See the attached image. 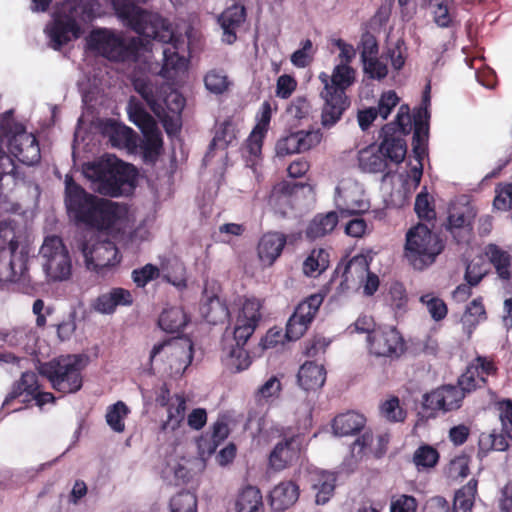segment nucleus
<instances>
[{"label": "nucleus", "instance_id": "nucleus-1", "mask_svg": "<svg viewBox=\"0 0 512 512\" xmlns=\"http://www.w3.org/2000/svg\"><path fill=\"white\" fill-rule=\"evenodd\" d=\"M147 0H112L116 16L125 26L135 33L164 45L161 74L171 78L173 74L186 69L187 60L179 54L185 42L181 35H176L171 23L157 13H150L140 7Z\"/></svg>", "mask_w": 512, "mask_h": 512}, {"label": "nucleus", "instance_id": "nucleus-2", "mask_svg": "<svg viewBox=\"0 0 512 512\" xmlns=\"http://www.w3.org/2000/svg\"><path fill=\"white\" fill-rule=\"evenodd\" d=\"M64 184L66 212L76 225L110 233L125 218L124 205L87 192L72 175L65 176Z\"/></svg>", "mask_w": 512, "mask_h": 512}, {"label": "nucleus", "instance_id": "nucleus-3", "mask_svg": "<svg viewBox=\"0 0 512 512\" xmlns=\"http://www.w3.org/2000/svg\"><path fill=\"white\" fill-rule=\"evenodd\" d=\"M261 308L260 300L247 298L237 315L233 331L235 344L224 348L226 366L234 372L243 371L251 365L252 359L245 345L259 325L262 318Z\"/></svg>", "mask_w": 512, "mask_h": 512}, {"label": "nucleus", "instance_id": "nucleus-4", "mask_svg": "<svg viewBox=\"0 0 512 512\" xmlns=\"http://www.w3.org/2000/svg\"><path fill=\"white\" fill-rule=\"evenodd\" d=\"M0 140L20 163L35 166L40 162L41 150L36 136L27 132L24 124L15 121L12 110L0 117Z\"/></svg>", "mask_w": 512, "mask_h": 512}, {"label": "nucleus", "instance_id": "nucleus-5", "mask_svg": "<svg viewBox=\"0 0 512 512\" xmlns=\"http://www.w3.org/2000/svg\"><path fill=\"white\" fill-rule=\"evenodd\" d=\"M444 249L443 238L425 224L419 223L406 233L404 256L416 270L421 271L432 265Z\"/></svg>", "mask_w": 512, "mask_h": 512}, {"label": "nucleus", "instance_id": "nucleus-6", "mask_svg": "<svg viewBox=\"0 0 512 512\" xmlns=\"http://www.w3.org/2000/svg\"><path fill=\"white\" fill-rule=\"evenodd\" d=\"M85 174L97 183V190L100 194L118 197L126 191V188L134 186L136 171L133 165L122 161L114 164L92 162L85 166Z\"/></svg>", "mask_w": 512, "mask_h": 512}, {"label": "nucleus", "instance_id": "nucleus-7", "mask_svg": "<svg viewBox=\"0 0 512 512\" xmlns=\"http://www.w3.org/2000/svg\"><path fill=\"white\" fill-rule=\"evenodd\" d=\"M82 358L67 355L54 358L41 365L39 373L46 377L53 389L63 394L75 393L83 385Z\"/></svg>", "mask_w": 512, "mask_h": 512}, {"label": "nucleus", "instance_id": "nucleus-8", "mask_svg": "<svg viewBox=\"0 0 512 512\" xmlns=\"http://www.w3.org/2000/svg\"><path fill=\"white\" fill-rule=\"evenodd\" d=\"M425 108L428 110L427 107ZM418 111L419 108L412 118L409 106L407 104L401 105L395 120L385 124L380 131L381 149L394 161L395 165L402 163L405 159L407 144L404 136L410 134L412 124L415 127V115Z\"/></svg>", "mask_w": 512, "mask_h": 512}, {"label": "nucleus", "instance_id": "nucleus-9", "mask_svg": "<svg viewBox=\"0 0 512 512\" xmlns=\"http://www.w3.org/2000/svg\"><path fill=\"white\" fill-rule=\"evenodd\" d=\"M78 5L74 1L66 0L58 7L52 21L45 27V33L49 38V46L55 50H61L72 40L82 35V28L77 22Z\"/></svg>", "mask_w": 512, "mask_h": 512}, {"label": "nucleus", "instance_id": "nucleus-10", "mask_svg": "<svg viewBox=\"0 0 512 512\" xmlns=\"http://www.w3.org/2000/svg\"><path fill=\"white\" fill-rule=\"evenodd\" d=\"M15 230L6 221L0 222V281L15 282L26 270L27 255L18 251Z\"/></svg>", "mask_w": 512, "mask_h": 512}, {"label": "nucleus", "instance_id": "nucleus-11", "mask_svg": "<svg viewBox=\"0 0 512 512\" xmlns=\"http://www.w3.org/2000/svg\"><path fill=\"white\" fill-rule=\"evenodd\" d=\"M133 87L157 116H160L165 108L176 114H180L184 108L185 99L180 93L171 91L165 96L168 88L165 85H158L147 78H137L133 81Z\"/></svg>", "mask_w": 512, "mask_h": 512}, {"label": "nucleus", "instance_id": "nucleus-12", "mask_svg": "<svg viewBox=\"0 0 512 512\" xmlns=\"http://www.w3.org/2000/svg\"><path fill=\"white\" fill-rule=\"evenodd\" d=\"M40 255L44 259V271L51 280L63 281L71 276L72 263L69 251L59 236L46 237Z\"/></svg>", "mask_w": 512, "mask_h": 512}, {"label": "nucleus", "instance_id": "nucleus-13", "mask_svg": "<svg viewBox=\"0 0 512 512\" xmlns=\"http://www.w3.org/2000/svg\"><path fill=\"white\" fill-rule=\"evenodd\" d=\"M17 399L26 406L35 400L39 407L48 403H54L56 400L51 392L40 391L38 375L32 371L22 373L20 379L13 383L11 391L3 401L2 407L9 409Z\"/></svg>", "mask_w": 512, "mask_h": 512}, {"label": "nucleus", "instance_id": "nucleus-14", "mask_svg": "<svg viewBox=\"0 0 512 512\" xmlns=\"http://www.w3.org/2000/svg\"><path fill=\"white\" fill-rule=\"evenodd\" d=\"M304 444V434L284 431L268 456V467L275 472L289 468L300 458Z\"/></svg>", "mask_w": 512, "mask_h": 512}, {"label": "nucleus", "instance_id": "nucleus-15", "mask_svg": "<svg viewBox=\"0 0 512 512\" xmlns=\"http://www.w3.org/2000/svg\"><path fill=\"white\" fill-rule=\"evenodd\" d=\"M368 351L375 357L399 359L406 351L402 334L395 327L377 328L367 336Z\"/></svg>", "mask_w": 512, "mask_h": 512}, {"label": "nucleus", "instance_id": "nucleus-16", "mask_svg": "<svg viewBox=\"0 0 512 512\" xmlns=\"http://www.w3.org/2000/svg\"><path fill=\"white\" fill-rule=\"evenodd\" d=\"M162 355V361L167 362L175 371H185L193 360V345L182 338H170L155 344L150 352V361Z\"/></svg>", "mask_w": 512, "mask_h": 512}, {"label": "nucleus", "instance_id": "nucleus-17", "mask_svg": "<svg viewBox=\"0 0 512 512\" xmlns=\"http://www.w3.org/2000/svg\"><path fill=\"white\" fill-rule=\"evenodd\" d=\"M91 45L101 54L116 62H124L136 55V47L107 30H94L90 35Z\"/></svg>", "mask_w": 512, "mask_h": 512}, {"label": "nucleus", "instance_id": "nucleus-18", "mask_svg": "<svg viewBox=\"0 0 512 512\" xmlns=\"http://www.w3.org/2000/svg\"><path fill=\"white\" fill-rule=\"evenodd\" d=\"M429 119L430 112L426 108H421L415 115V130L412 137V152L419 166L410 169V177L412 178L414 187H418L423 175V159L428 154V138H429Z\"/></svg>", "mask_w": 512, "mask_h": 512}, {"label": "nucleus", "instance_id": "nucleus-19", "mask_svg": "<svg viewBox=\"0 0 512 512\" xmlns=\"http://www.w3.org/2000/svg\"><path fill=\"white\" fill-rule=\"evenodd\" d=\"M322 302V295L313 294L297 305L286 325V337L288 340H298L305 334Z\"/></svg>", "mask_w": 512, "mask_h": 512}, {"label": "nucleus", "instance_id": "nucleus-20", "mask_svg": "<svg viewBox=\"0 0 512 512\" xmlns=\"http://www.w3.org/2000/svg\"><path fill=\"white\" fill-rule=\"evenodd\" d=\"M322 139L323 133L320 128L290 131L277 140L275 153L278 157L303 153L318 146Z\"/></svg>", "mask_w": 512, "mask_h": 512}, {"label": "nucleus", "instance_id": "nucleus-21", "mask_svg": "<svg viewBox=\"0 0 512 512\" xmlns=\"http://www.w3.org/2000/svg\"><path fill=\"white\" fill-rule=\"evenodd\" d=\"M465 398L464 392L457 385H442L423 395V407L433 412H450L458 410Z\"/></svg>", "mask_w": 512, "mask_h": 512}, {"label": "nucleus", "instance_id": "nucleus-22", "mask_svg": "<svg viewBox=\"0 0 512 512\" xmlns=\"http://www.w3.org/2000/svg\"><path fill=\"white\" fill-rule=\"evenodd\" d=\"M304 185L282 180L274 184L266 196L267 205L276 213L285 217L294 209L298 192Z\"/></svg>", "mask_w": 512, "mask_h": 512}, {"label": "nucleus", "instance_id": "nucleus-23", "mask_svg": "<svg viewBox=\"0 0 512 512\" xmlns=\"http://www.w3.org/2000/svg\"><path fill=\"white\" fill-rule=\"evenodd\" d=\"M320 98L323 100L321 107L320 122L324 129L333 128L343 117L344 113L351 106V99L348 95H341L322 89Z\"/></svg>", "mask_w": 512, "mask_h": 512}, {"label": "nucleus", "instance_id": "nucleus-24", "mask_svg": "<svg viewBox=\"0 0 512 512\" xmlns=\"http://www.w3.org/2000/svg\"><path fill=\"white\" fill-rule=\"evenodd\" d=\"M83 254L88 268L92 267L96 271L115 266L121 260L118 248L109 240L99 241L91 248L84 245Z\"/></svg>", "mask_w": 512, "mask_h": 512}, {"label": "nucleus", "instance_id": "nucleus-25", "mask_svg": "<svg viewBox=\"0 0 512 512\" xmlns=\"http://www.w3.org/2000/svg\"><path fill=\"white\" fill-rule=\"evenodd\" d=\"M271 118V103L264 101L256 115V124L245 142V150L253 158H258L262 154L263 142L270 128Z\"/></svg>", "mask_w": 512, "mask_h": 512}, {"label": "nucleus", "instance_id": "nucleus-26", "mask_svg": "<svg viewBox=\"0 0 512 512\" xmlns=\"http://www.w3.org/2000/svg\"><path fill=\"white\" fill-rule=\"evenodd\" d=\"M287 244V236L278 231L264 233L257 244V257L262 268L274 265Z\"/></svg>", "mask_w": 512, "mask_h": 512}, {"label": "nucleus", "instance_id": "nucleus-27", "mask_svg": "<svg viewBox=\"0 0 512 512\" xmlns=\"http://www.w3.org/2000/svg\"><path fill=\"white\" fill-rule=\"evenodd\" d=\"M247 13L243 4L234 3L227 7L217 18L222 29V42L231 45L237 41V31L246 21Z\"/></svg>", "mask_w": 512, "mask_h": 512}, {"label": "nucleus", "instance_id": "nucleus-28", "mask_svg": "<svg viewBox=\"0 0 512 512\" xmlns=\"http://www.w3.org/2000/svg\"><path fill=\"white\" fill-rule=\"evenodd\" d=\"M388 443V434H379L375 438L372 432L366 431L353 442L351 452L359 460L368 456L379 459L387 452Z\"/></svg>", "mask_w": 512, "mask_h": 512}, {"label": "nucleus", "instance_id": "nucleus-29", "mask_svg": "<svg viewBox=\"0 0 512 512\" xmlns=\"http://www.w3.org/2000/svg\"><path fill=\"white\" fill-rule=\"evenodd\" d=\"M319 80L323 84L324 90L347 95L346 90L352 86L356 80V70L347 63L336 65L331 75L325 72L319 74Z\"/></svg>", "mask_w": 512, "mask_h": 512}, {"label": "nucleus", "instance_id": "nucleus-30", "mask_svg": "<svg viewBox=\"0 0 512 512\" xmlns=\"http://www.w3.org/2000/svg\"><path fill=\"white\" fill-rule=\"evenodd\" d=\"M369 256L357 254L347 262L341 261L335 273L341 276V286H348L350 282H363L365 275L369 271Z\"/></svg>", "mask_w": 512, "mask_h": 512}, {"label": "nucleus", "instance_id": "nucleus-31", "mask_svg": "<svg viewBox=\"0 0 512 512\" xmlns=\"http://www.w3.org/2000/svg\"><path fill=\"white\" fill-rule=\"evenodd\" d=\"M488 262L492 265L498 278L503 282L512 279V255L508 250L495 243H488L483 251Z\"/></svg>", "mask_w": 512, "mask_h": 512}, {"label": "nucleus", "instance_id": "nucleus-32", "mask_svg": "<svg viewBox=\"0 0 512 512\" xmlns=\"http://www.w3.org/2000/svg\"><path fill=\"white\" fill-rule=\"evenodd\" d=\"M477 487L478 481L472 478L466 485L458 489L455 492L452 508H449L448 502L443 497H437L436 502L439 506L445 508V512H472L477 495Z\"/></svg>", "mask_w": 512, "mask_h": 512}, {"label": "nucleus", "instance_id": "nucleus-33", "mask_svg": "<svg viewBox=\"0 0 512 512\" xmlns=\"http://www.w3.org/2000/svg\"><path fill=\"white\" fill-rule=\"evenodd\" d=\"M326 381V369L323 364L314 361L303 363L297 374L298 385L305 391H316Z\"/></svg>", "mask_w": 512, "mask_h": 512}, {"label": "nucleus", "instance_id": "nucleus-34", "mask_svg": "<svg viewBox=\"0 0 512 512\" xmlns=\"http://www.w3.org/2000/svg\"><path fill=\"white\" fill-rule=\"evenodd\" d=\"M105 132L109 136V141L113 147L126 148L134 151L138 147L139 137L130 127L109 120L105 127Z\"/></svg>", "mask_w": 512, "mask_h": 512}, {"label": "nucleus", "instance_id": "nucleus-35", "mask_svg": "<svg viewBox=\"0 0 512 512\" xmlns=\"http://www.w3.org/2000/svg\"><path fill=\"white\" fill-rule=\"evenodd\" d=\"M299 497V487L293 481H282L269 494V501L275 511H284L291 507Z\"/></svg>", "mask_w": 512, "mask_h": 512}, {"label": "nucleus", "instance_id": "nucleus-36", "mask_svg": "<svg viewBox=\"0 0 512 512\" xmlns=\"http://www.w3.org/2000/svg\"><path fill=\"white\" fill-rule=\"evenodd\" d=\"M366 424L363 414L355 411H348L337 415L332 422L333 432L338 436H349L358 434Z\"/></svg>", "mask_w": 512, "mask_h": 512}, {"label": "nucleus", "instance_id": "nucleus-37", "mask_svg": "<svg viewBox=\"0 0 512 512\" xmlns=\"http://www.w3.org/2000/svg\"><path fill=\"white\" fill-rule=\"evenodd\" d=\"M389 162L395 164L386 152L381 149V144L376 152L362 151L359 157V165L364 172L383 173L385 176L391 173Z\"/></svg>", "mask_w": 512, "mask_h": 512}, {"label": "nucleus", "instance_id": "nucleus-38", "mask_svg": "<svg viewBox=\"0 0 512 512\" xmlns=\"http://www.w3.org/2000/svg\"><path fill=\"white\" fill-rule=\"evenodd\" d=\"M337 475L334 472L320 471L312 478L311 488L315 492V503L326 504L334 495Z\"/></svg>", "mask_w": 512, "mask_h": 512}, {"label": "nucleus", "instance_id": "nucleus-39", "mask_svg": "<svg viewBox=\"0 0 512 512\" xmlns=\"http://www.w3.org/2000/svg\"><path fill=\"white\" fill-rule=\"evenodd\" d=\"M236 512H264L263 497L256 486L246 485L238 493L235 502Z\"/></svg>", "mask_w": 512, "mask_h": 512}, {"label": "nucleus", "instance_id": "nucleus-40", "mask_svg": "<svg viewBox=\"0 0 512 512\" xmlns=\"http://www.w3.org/2000/svg\"><path fill=\"white\" fill-rule=\"evenodd\" d=\"M167 408V419L162 423L161 430L164 432L175 431L180 426L185 418L187 409V398L181 394H174L173 401L166 406Z\"/></svg>", "mask_w": 512, "mask_h": 512}, {"label": "nucleus", "instance_id": "nucleus-41", "mask_svg": "<svg viewBox=\"0 0 512 512\" xmlns=\"http://www.w3.org/2000/svg\"><path fill=\"white\" fill-rule=\"evenodd\" d=\"M201 313L206 322L212 325L223 324L230 318L228 306L218 296H212L202 304Z\"/></svg>", "mask_w": 512, "mask_h": 512}, {"label": "nucleus", "instance_id": "nucleus-42", "mask_svg": "<svg viewBox=\"0 0 512 512\" xmlns=\"http://www.w3.org/2000/svg\"><path fill=\"white\" fill-rule=\"evenodd\" d=\"M188 318L182 308L170 307L164 309L159 316V327L168 333H179L187 325Z\"/></svg>", "mask_w": 512, "mask_h": 512}, {"label": "nucleus", "instance_id": "nucleus-43", "mask_svg": "<svg viewBox=\"0 0 512 512\" xmlns=\"http://www.w3.org/2000/svg\"><path fill=\"white\" fill-rule=\"evenodd\" d=\"M129 120L143 133L157 127L154 118L145 110L142 103L134 96L130 97L127 105Z\"/></svg>", "mask_w": 512, "mask_h": 512}, {"label": "nucleus", "instance_id": "nucleus-44", "mask_svg": "<svg viewBox=\"0 0 512 512\" xmlns=\"http://www.w3.org/2000/svg\"><path fill=\"white\" fill-rule=\"evenodd\" d=\"M338 223L336 212L317 215L313 218L306 230L307 238L315 240L332 232Z\"/></svg>", "mask_w": 512, "mask_h": 512}, {"label": "nucleus", "instance_id": "nucleus-45", "mask_svg": "<svg viewBox=\"0 0 512 512\" xmlns=\"http://www.w3.org/2000/svg\"><path fill=\"white\" fill-rule=\"evenodd\" d=\"M142 134L144 136L141 146L143 158L146 162L155 163L163 148L161 131L157 126L151 130L144 131Z\"/></svg>", "mask_w": 512, "mask_h": 512}, {"label": "nucleus", "instance_id": "nucleus-46", "mask_svg": "<svg viewBox=\"0 0 512 512\" xmlns=\"http://www.w3.org/2000/svg\"><path fill=\"white\" fill-rule=\"evenodd\" d=\"M440 459L439 451L429 444H421L413 453L412 462L419 472L434 468Z\"/></svg>", "mask_w": 512, "mask_h": 512}, {"label": "nucleus", "instance_id": "nucleus-47", "mask_svg": "<svg viewBox=\"0 0 512 512\" xmlns=\"http://www.w3.org/2000/svg\"><path fill=\"white\" fill-rule=\"evenodd\" d=\"M329 266V253L322 249H313L303 263V272L307 276L321 274Z\"/></svg>", "mask_w": 512, "mask_h": 512}, {"label": "nucleus", "instance_id": "nucleus-48", "mask_svg": "<svg viewBox=\"0 0 512 512\" xmlns=\"http://www.w3.org/2000/svg\"><path fill=\"white\" fill-rule=\"evenodd\" d=\"M204 83L207 90L216 95L228 91L231 81L222 69H212L204 77Z\"/></svg>", "mask_w": 512, "mask_h": 512}, {"label": "nucleus", "instance_id": "nucleus-49", "mask_svg": "<svg viewBox=\"0 0 512 512\" xmlns=\"http://www.w3.org/2000/svg\"><path fill=\"white\" fill-rule=\"evenodd\" d=\"M486 382V378L477 373V368L469 364L465 372L459 376L457 386L462 389L466 396L467 393H471L477 388L484 386Z\"/></svg>", "mask_w": 512, "mask_h": 512}, {"label": "nucleus", "instance_id": "nucleus-50", "mask_svg": "<svg viewBox=\"0 0 512 512\" xmlns=\"http://www.w3.org/2000/svg\"><path fill=\"white\" fill-rule=\"evenodd\" d=\"M487 319V313L483 304V298L477 297L473 299L466 307L463 322L470 326H476Z\"/></svg>", "mask_w": 512, "mask_h": 512}, {"label": "nucleus", "instance_id": "nucleus-51", "mask_svg": "<svg viewBox=\"0 0 512 512\" xmlns=\"http://www.w3.org/2000/svg\"><path fill=\"white\" fill-rule=\"evenodd\" d=\"M129 410L126 404L122 401H118L117 403L111 405L106 413V421L107 424L114 430L115 432L121 433L125 429L124 417L127 416Z\"/></svg>", "mask_w": 512, "mask_h": 512}, {"label": "nucleus", "instance_id": "nucleus-52", "mask_svg": "<svg viewBox=\"0 0 512 512\" xmlns=\"http://www.w3.org/2000/svg\"><path fill=\"white\" fill-rule=\"evenodd\" d=\"M380 413L389 422H402L406 418V411L401 407L400 400L396 396H392L381 404Z\"/></svg>", "mask_w": 512, "mask_h": 512}, {"label": "nucleus", "instance_id": "nucleus-53", "mask_svg": "<svg viewBox=\"0 0 512 512\" xmlns=\"http://www.w3.org/2000/svg\"><path fill=\"white\" fill-rule=\"evenodd\" d=\"M171 512H197V497L189 491L180 492L170 500Z\"/></svg>", "mask_w": 512, "mask_h": 512}, {"label": "nucleus", "instance_id": "nucleus-54", "mask_svg": "<svg viewBox=\"0 0 512 512\" xmlns=\"http://www.w3.org/2000/svg\"><path fill=\"white\" fill-rule=\"evenodd\" d=\"M357 50L360 53L361 61L378 57L379 44L377 38L371 32L365 31L360 37Z\"/></svg>", "mask_w": 512, "mask_h": 512}, {"label": "nucleus", "instance_id": "nucleus-55", "mask_svg": "<svg viewBox=\"0 0 512 512\" xmlns=\"http://www.w3.org/2000/svg\"><path fill=\"white\" fill-rule=\"evenodd\" d=\"M159 276L160 269L151 263H148L141 268L134 269L131 273L133 282L139 288H144L150 281L159 278Z\"/></svg>", "mask_w": 512, "mask_h": 512}, {"label": "nucleus", "instance_id": "nucleus-56", "mask_svg": "<svg viewBox=\"0 0 512 512\" xmlns=\"http://www.w3.org/2000/svg\"><path fill=\"white\" fill-rule=\"evenodd\" d=\"M470 457L460 454L450 460L447 466V475L452 479L465 478L470 473Z\"/></svg>", "mask_w": 512, "mask_h": 512}, {"label": "nucleus", "instance_id": "nucleus-57", "mask_svg": "<svg viewBox=\"0 0 512 512\" xmlns=\"http://www.w3.org/2000/svg\"><path fill=\"white\" fill-rule=\"evenodd\" d=\"M342 215H359L368 211L369 202L362 197H353L350 194L344 195V204H338Z\"/></svg>", "mask_w": 512, "mask_h": 512}, {"label": "nucleus", "instance_id": "nucleus-58", "mask_svg": "<svg viewBox=\"0 0 512 512\" xmlns=\"http://www.w3.org/2000/svg\"><path fill=\"white\" fill-rule=\"evenodd\" d=\"M315 49L310 39L301 42V47L291 55V62L299 68L307 67L313 60Z\"/></svg>", "mask_w": 512, "mask_h": 512}, {"label": "nucleus", "instance_id": "nucleus-59", "mask_svg": "<svg viewBox=\"0 0 512 512\" xmlns=\"http://www.w3.org/2000/svg\"><path fill=\"white\" fill-rule=\"evenodd\" d=\"M13 158L14 157L10 153H6L0 147V190L2 189V180L4 176H11L14 180L24 178V174L18 171Z\"/></svg>", "mask_w": 512, "mask_h": 512}, {"label": "nucleus", "instance_id": "nucleus-60", "mask_svg": "<svg viewBox=\"0 0 512 512\" xmlns=\"http://www.w3.org/2000/svg\"><path fill=\"white\" fill-rule=\"evenodd\" d=\"M364 74L372 80H383L388 75L387 65L378 57L361 61Z\"/></svg>", "mask_w": 512, "mask_h": 512}, {"label": "nucleus", "instance_id": "nucleus-61", "mask_svg": "<svg viewBox=\"0 0 512 512\" xmlns=\"http://www.w3.org/2000/svg\"><path fill=\"white\" fill-rule=\"evenodd\" d=\"M420 301L426 305L431 317L435 321H441L446 317L448 308L442 299L426 294L420 297Z\"/></svg>", "mask_w": 512, "mask_h": 512}, {"label": "nucleus", "instance_id": "nucleus-62", "mask_svg": "<svg viewBox=\"0 0 512 512\" xmlns=\"http://www.w3.org/2000/svg\"><path fill=\"white\" fill-rule=\"evenodd\" d=\"M414 210L420 219L433 220L436 216L433 205L426 191L420 192L415 199Z\"/></svg>", "mask_w": 512, "mask_h": 512}, {"label": "nucleus", "instance_id": "nucleus-63", "mask_svg": "<svg viewBox=\"0 0 512 512\" xmlns=\"http://www.w3.org/2000/svg\"><path fill=\"white\" fill-rule=\"evenodd\" d=\"M418 502L414 496L400 494L391 498L390 512H416Z\"/></svg>", "mask_w": 512, "mask_h": 512}, {"label": "nucleus", "instance_id": "nucleus-64", "mask_svg": "<svg viewBox=\"0 0 512 512\" xmlns=\"http://www.w3.org/2000/svg\"><path fill=\"white\" fill-rule=\"evenodd\" d=\"M288 113L298 119H307L312 112V105L306 97H296L287 109Z\"/></svg>", "mask_w": 512, "mask_h": 512}]
</instances>
